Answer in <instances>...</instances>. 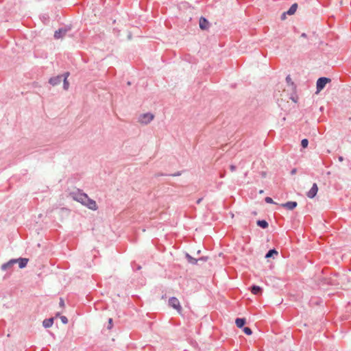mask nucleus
Listing matches in <instances>:
<instances>
[{
    "mask_svg": "<svg viewBox=\"0 0 351 351\" xmlns=\"http://www.w3.org/2000/svg\"><path fill=\"white\" fill-rule=\"evenodd\" d=\"M70 196L75 201L81 203L82 205H85L86 202V199H88V196L87 194L82 193L80 190H77V191H73L70 193Z\"/></svg>",
    "mask_w": 351,
    "mask_h": 351,
    "instance_id": "1",
    "label": "nucleus"
},
{
    "mask_svg": "<svg viewBox=\"0 0 351 351\" xmlns=\"http://www.w3.org/2000/svg\"><path fill=\"white\" fill-rule=\"evenodd\" d=\"M169 306L176 309L178 313L181 314L182 308L180 305V301L176 297H171L168 301Z\"/></svg>",
    "mask_w": 351,
    "mask_h": 351,
    "instance_id": "2",
    "label": "nucleus"
},
{
    "mask_svg": "<svg viewBox=\"0 0 351 351\" xmlns=\"http://www.w3.org/2000/svg\"><path fill=\"white\" fill-rule=\"evenodd\" d=\"M154 118V116L153 114L150 112L142 114L138 117V121L142 123L147 125L149 123H150Z\"/></svg>",
    "mask_w": 351,
    "mask_h": 351,
    "instance_id": "3",
    "label": "nucleus"
},
{
    "mask_svg": "<svg viewBox=\"0 0 351 351\" xmlns=\"http://www.w3.org/2000/svg\"><path fill=\"white\" fill-rule=\"evenodd\" d=\"M71 30L70 27H64L59 28L58 30H56L54 33V38L56 39H59L63 38L66 34Z\"/></svg>",
    "mask_w": 351,
    "mask_h": 351,
    "instance_id": "4",
    "label": "nucleus"
},
{
    "mask_svg": "<svg viewBox=\"0 0 351 351\" xmlns=\"http://www.w3.org/2000/svg\"><path fill=\"white\" fill-rule=\"evenodd\" d=\"M330 82V79L325 77H319L317 81L316 88L317 91L322 90L326 84Z\"/></svg>",
    "mask_w": 351,
    "mask_h": 351,
    "instance_id": "5",
    "label": "nucleus"
},
{
    "mask_svg": "<svg viewBox=\"0 0 351 351\" xmlns=\"http://www.w3.org/2000/svg\"><path fill=\"white\" fill-rule=\"evenodd\" d=\"M64 78V73L55 77H52L49 79V83L52 86H56L60 84Z\"/></svg>",
    "mask_w": 351,
    "mask_h": 351,
    "instance_id": "6",
    "label": "nucleus"
},
{
    "mask_svg": "<svg viewBox=\"0 0 351 351\" xmlns=\"http://www.w3.org/2000/svg\"><path fill=\"white\" fill-rule=\"evenodd\" d=\"M318 191V186L316 183H314L311 187V189L309 190V191L306 193V195L308 198H313L315 197Z\"/></svg>",
    "mask_w": 351,
    "mask_h": 351,
    "instance_id": "7",
    "label": "nucleus"
},
{
    "mask_svg": "<svg viewBox=\"0 0 351 351\" xmlns=\"http://www.w3.org/2000/svg\"><path fill=\"white\" fill-rule=\"evenodd\" d=\"M16 263V261H15V259H11L9 261H8L7 263H3L1 267V269L3 270V271H5V270H11L13 265L14 264Z\"/></svg>",
    "mask_w": 351,
    "mask_h": 351,
    "instance_id": "8",
    "label": "nucleus"
},
{
    "mask_svg": "<svg viewBox=\"0 0 351 351\" xmlns=\"http://www.w3.org/2000/svg\"><path fill=\"white\" fill-rule=\"evenodd\" d=\"M84 206L93 210H96L98 208L96 202L89 197L86 199V202Z\"/></svg>",
    "mask_w": 351,
    "mask_h": 351,
    "instance_id": "9",
    "label": "nucleus"
},
{
    "mask_svg": "<svg viewBox=\"0 0 351 351\" xmlns=\"http://www.w3.org/2000/svg\"><path fill=\"white\" fill-rule=\"evenodd\" d=\"M199 27L203 30L209 27V22L206 18L202 16L199 19Z\"/></svg>",
    "mask_w": 351,
    "mask_h": 351,
    "instance_id": "10",
    "label": "nucleus"
},
{
    "mask_svg": "<svg viewBox=\"0 0 351 351\" xmlns=\"http://www.w3.org/2000/svg\"><path fill=\"white\" fill-rule=\"evenodd\" d=\"M298 203L296 202H287L285 204H282L281 206L288 210H292L295 208H296Z\"/></svg>",
    "mask_w": 351,
    "mask_h": 351,
    "instance_id": "11",
    "label": "nucleus"
},
{
    "mask_svg": "<svg viewBox=\"0 0 351 351\" xmlns=\"http://www.w3.org/2000/svg\"><path fill=\"white\" fill-rule=\"evenodd\" d=\"M15 261H16V263H19V268L23 269L26 267V265L29 261V259L26 258H19L15 259Z\"/></svg>",
    "mask_w": 351,
    "mask_h": 351,
    "instance_id": "12",
    "label": "nucleus"
},
{
    "mask_svg": "<svg viewBox=\"0 0 351 351\" xmlns=\"http://www.w3.org/2000/svg\"><path fill=\"white\" fill-rule=\"evenodd\" d=\"M69 75H70L69 72H65L64 73V78H63L62 81H63V88L65 90H67L69 88V83L67 80V78L69 76Z\"/></svg>",
    "mask_w": 351,
    "mask_h": 351,
    "instance_id": "13",
    "label": "nucleus"
},
{
    "mask_svg": "<svg viewBox=\"0 0 351 351\" xmlns=\"http://www.w3.org/2000/svg\"><path fill=\"white\" fill-rule=\"evenodd\" d=\"M250 291L254 295H260L262 293L263 289L258 285H252L250 287Z\"/></svg>",
    "mask_w": 351,
    "mask_h": 351,
    "instance_id": "14",
    "label": "nucleus"
},
{
    "mask_svg": "<svg viewBox=\"0 0 351 351\" xmlns=\"http://www.w3.org/2000/svg\"><path fill=\"white\" fill-rule=\"evenodd\" d=\"M246 323V320L245 318H237L235 320V324L239 328H243Z\"/></svg>",
    "mask_w": 351,
    "mask_h": 351,
    "instance_id": "15",
    "label": "nucleus"
},
{
    "mask_svg": "<svg viewBox=\"0 0 351 351\" xmlns=\"http://www.w3.org/2000/svg\"><path fill=\"white\" fill-rule=\"evenodd\" d=\"M53 317H51L49 319H45L43 322V325L45 328H50L53 325Z\"/></svg>",
    "mask_w": 351,
    "mask_h": 351,
    "instance_id": "16",
    "label": "nucleus"
},
{
    "mask_svg": "<svg viewBox=\"0 0 351 351\" xmlns=\"http://www.w3.org/2000/svg\"><path fill=\"white\" fill-rule=\"evenodd\" d=\"M186 258L187 259L188 262L192 265H196L198 263V259L192 257L189 254H186Z\"/></svg>",
    "mask_w": 351,
    "mask_h": 351,
    "instance_id": "17",
    "label": "nucleus"
},
{
    "mask_svg": "<svg viewBox=\"0 0 351 351\" xmlns=\"http://www.w3.org/2000/svg\"><path fill=\"white\" fill-rule=\"evenodd\" d=\"M298 8V4L296 3L291 5L289 9L287 11V14L292 15L295 13Z\"/></svg>",
    "mask_w": 351,
    "mask_h": 351,
    "instance_id": "18",
    "label": "nucleus"
},
{
    "mask_svg": "<svg viewBox=\"0 0 351 351\" xmlns=\"http://www.w3.org/2000/svg\"><path fill=\"white\" fill-rule=\"evenodd\" d=\"M256 224H257L258 226H259V227H261V228H262L263 229H265V228H268V226H269V224H268L267 221L264 220V219H263V220H258L256 221Z\"/></svg>",
    "mask_w": 351,
    "mask_h": 351,
    "instance_id": "19",
    "label": "nucleus"
},
{
    "mask_svg": "<svg viewBox=\"0 0 351 351\" xmlns=\"http://www.w3.org/2000/svg\"><path fill=\"white\" fill-rule=\"evenodd\" d=\"M278 252L276 250V249H271L269 250L265 254V258H269L271 257H273L274 255H278Z\"/></svg>",
    "mask_w": 351,
    "mask_h": 351,
    "instance_id": "20",
    "label": "nucleus"
},
{
    "mask_svg": "<svg viewBox=\"0 0 351 351\" xmlns=\"http://www.w3.org/2000/svg\"><path fill=\"white\" fill-rule=\"evenodd\" d=\"M243 332H245V334L247 335H250L252 334V330L249 327H243Z\"/></svg>",
    "mask_w": 351,
    "mask_h": 351,
    "instance_id": "21",
    "label": "nucleus"
},
{
    "mask_svg": "<svg viewBox=\"0 0 351 351\" xmlns=\"http://www.w3.org/2000/svg\"><path fill=\"white\" fill-rule=\"evenodd\" d=\"M308 145V141L306 138H304V139L302 140V141H301V146L303 148L307 147Z\"/></svg>",
    "mask_w": 351,
    "mask_h": 351,
    "instance_id": "22",
    "label": "nucleus"
},
{
    "mask_svg": "<svg viewBox=\"0 0 351 351\" xmlns=\"http://www.w3.org/2000/svg\"><path fill=\"white\" fill-rule=\"evenodd\" d=\"M181 173L180 171H178L175 173H173V174H169V176H180ZM167 176V174H163V173H158V174H156V176Z\"/></svg>",
    "mask_w": 351,
    "mask_h": 351,
    "instance_id": "23",
    "label": "nucleus"
},
{
    "mask_svg": "<svg viewBox=\"0 0 351 351\" xmlns=\"http://www.w3.org/2000/svg\"><path fill=\"white\" fill-rule=\"evenodd\" d=\"M265 201L267 202V203H269V204H276L273 199L270 197H266L265 199Z\"/></svg>",
    "mask_w": 351,
    "mask_h": 351,
    "instance_id": "24",
    "label": "nucleus"
},
{
    "mask_svg": "<svg viewBox=\"0 0 351 351\" xmlns=\"http://www.w3.org/2000/svg\"><path fill=\"white\" fill-rule=\"evenodd\" d=\"M60 319H61L62 322L64 324L68 323V319L66 316H63V315L61 316Z\"/></svg>",
    "mask_w": 351,
    "mask_h": 351,
    "instance_id": "25",
    "label": "nucleus"
},
{
    "mask_svg": "<svg viewBox=\"0 0 351 351\" xmlns=\"http://www.w3.org/2000/svg\"><path fill=\"white\" fill-rule=\"evenodd\" d=\"M197 259H198V261H204V262H205V261H206L208 260V257L207 256H202V257H200V258H199Z\"/></svg>",
    "mask_w": 351,
    "mask_h": 351,
    "instance_id": "26",
    "label": "nucleus"
},
{
    "mask_svg": "<svg viewBox=\"0 0 351 351\" xmlns=\"http://www.w3.org/2000/svg\"><path fill=\"white\" fill-rule=\"evenodd\" d=\"M286 81L287 83H291L292 85L293 84V82H291V78L290 75L287 76Z\"/></svg>",
    "mask_w": 351,
    "mask_h": 351,
    "instance_id": "27",
    "label": "nucleus"
},
{
    "mask_svg": "<svg viewBox=\"0 0 351 351\" xmlns=\"http://www.w3.org/2000/svg\"><path fill=\"white\" fill-rule=\"evenodd\" d=\"M59 305L61 307H64V300L62 298H60Z\"/></svg>",
    "mask_w": 351,
    "mask_h": 351,
    "instance_id": "28",
    "label": "nucleus"
},
{
    "mask_svg": "<svg viewBox=\"0 0 351 351\" xmlns=\"http://www.w3.org/2000/svg\"><path fill=\"white\" fill-rule=\"evenodd\" d=\"M230 169L231 171L233 172V171H236L237 167L235 165H231L230 166Z\"/></svg>",
    "mask_w": 351,
    "mask_h": 351,
    "instance_id": "29",
    "label": "nucleus"
},
{
    "mask_svg": "<svg viewBox=\"0 0 351 351\" xmlns=\"http://www.w3.org/2000/svg\"><path fill=\"white\" fill-rule=\"evenodd\" d=\"M108 323H109V326H108V328H111L112 327V318H110L108 319Z\"/></svg>",
    "mask_w": 351,
    "mask_h": 351,
    "instance_id": "30",
    "label": "nucleus"
},
{
    "mask_svg": "<svg viewBox=\"0 0 351 351\" xmlns=\"http://www.w3.org/2000/svg\"><path fill=\"white\" fill-rule=\"evenodd\" d=\"M286 14H287V12H283L280 16L281 20H285L286 19Z\"/></svg>",
    "mask_w": 351,
    "mask_h": 351,
    "instance_id": "31",
    "label": "nucleus"
},
{
    "mask_svg": "<svg viewBox=\"0 0 351 351\" xmlns=\"http://www.w3.org/2000/svg\"><path fill=\"white\" fill-rule=\"evenodd\" d=\"M295 172H296V169H293L291 170V173L294 174V173H295Z\"/></svg>",
    "mask_w": 351,
    "mask_h": 351,
    "instance_id": "32",
    "label": "nucleus"
},
{
    "mask_svg": "<svg viewBox=\"0 0 351 351\" xmlns=\"http://www.w3.org/2000/svg\"><path fill=\"white\" fill-rule=\"evenodd\" d=\"M202 198H199V199H198L197 200V202H196V203H197V204H199L202 202Z\"/></svg>",
    "mask_w": 351,
    "mask_h": 351,
    "instance_id": "33",
    "label": "nucleus"
},
{
    "mask_svg": "<svg viewBox=\"0 0 351 351\" xmlns=\"http://www.w3.org/2000/svg\"><path fill=\"white\" fill-rule=\"evenodd\" d=\"M141 269V265H138L136 266V270H140Z\"/></svg>",
    "mask_w": 351,
    "mask_h": 351,
    "instance_id": "34",
    "label": "nucleus"
},
{
    "mask_svg": "<svg viewBox=\"0 0 351 351\" xmlns=\"http://www.w3.org/2000/svg\"><path fill=\"white\" fill-rule=\"evenodd\" d=\"M301 37L306 38V34H305V33H302V34H301Z\"/></svg>",
    "mask_w": 351,
    "mask_h": 351,
    "instance_id": "35",
    "label": "nucleus"
},
{
    "mask_svg": "<svg viewBox=\"0 0 351 351\" xmlns=\"http://www.w3.org/2000/svg\"><path fill=\"white\" fill-rule=\"evenodd\" d=\"M339 161H342L343 160V158L342 156H339Z\"/></svg>",
    "mask_w": 351,
    "mask_h": 351,
    "instance_id": "36",
    "label": "nucleus"
},
{
    "mask_svg": "<svg viewBox=\"0 0 351 351\" xmlns=\"http://www.w3.org/2000/svg\"><path fill=\"white\" fill-rule=\"evenodd\" d=\"M62 210H68L66 208H62Z\"/></svg>",
    "mask_w": 351,
    "mask_h": 351,
    "instance_id": "37",
    "label": "nucleus"
},
{
    "mask_svg": "<svg viewBox=\"0 0 351 351\" xmlns=\"http://www.w3.org/2000/svg\"><path fill=\"white\" fill-rule=\"evenodd\" d=\"M259 193H263V190H261V191H259Z\"/></svg>",
    "mask_w": 351,
    "mask_h": 351,
    "instance_id": "38",
    "label": "nucleus"
},
{
    "mask_svg": "<svg viewBox=\"0 0 351 351\" xmlns=\"http://www.w3.org/2000/svg\"><path fill=\"white\" fill-rule=\"evenodd\" d=\"M59 315H60V313H58L56 314V316H59Z\"/></svg>",
    "mask_w": 351,
    "mask_h": 351,
    "instance_id": "39",
    "label": "nucleus"
},
{
    "mask_svg": "<svg viewBox=\"0 0 351 351\" xmlns=\"http://www.w3.org/2000/svg\"><path fill=\"white\" fill-rule=\"evenodd\" d=\"M293 101L296 102L295 99H292Z\"/></svg>",
    "mask_w": 351,
    "mask_h": 351,
    "instance_id": "40",
    "label": "nucleus"
}]
</instances>
